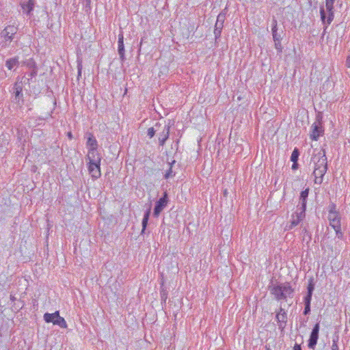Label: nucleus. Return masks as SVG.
<instances>
[{"label":"nucleus","mask_w":350,"mask_h":350,"mask_svg":"<svg viewBox=\"0 0 350 350\" xmlns=\"http://www.w3.org/2000/svg\"><path fill=\"white\" fill-rule=\"evenodd\" d=\"M327 217L329 221V225L336 232V237L339 239H342L343 238V234L341 231L340 217L338 212L336 210V205L334 204H332L329 206Z\"/></svg>","instance_id":"obj_1"},{"label":"nucleus","mask_w":350,"mask_h":350,"mask_svg":"<svg viewBox=\"0 0 350 350\" xmlns=\"http://www.w3.org/2000/svg\"><path fill=\"white\" fill-rule=\"evenodd\" d=\"M270 292L277 300H281L291 297L293 293V289L289 284H281L270 287Z\"/></svg>","instance_id":"obj_2"},{"label":"nucleus","mask_w":350,"mask_h":350,"mask_svg":"<svg viewBox=\"0 0 350 350\" xmlns=\"http://www.w3.org/2000/svg\"><path fill=\"white\" fill-rule=\"evenodd\" d=\"M88 171L93 179L98 178L100 175V157L99 155L88 154Z\"/></svg>","instance_id":"obj_3"},{"label":"nucleus","mask_w":350,"mask_h":350,"mask_svg":"<svg viewBox=\"0 0 350 350\" xmlns=\"http://www.w3.org/2000/svg\"><path fill=\"white\" fill-rule=\"evenodd\" d=\"M305 211L306 210L297 208L296 211L291 215L290 225L286 227V229L291 230L297 226L305 218Z\"/></svg>","instance_id":"obj_4"},{"label":"nucleus","mask_w":350,"mask_h":350,"mask_svg":"<svg viewBox=\"0 0 350 350\" xmlns=\"http://www.w3.org/2000/svg\"><path fill=\"white\" fill-rule=\"evenodd\" d=\"M312 161L314 164V169H321L323 170L327 169V157L324 152H319L312 157Z\"/></svg>","instance_id":"obj_5"},{"label":"nucleus","mask_w":350,"mask_h":350,"mask_svg":"<svg viewBox=\"0 0 350 350\" xmlns=\"http://www.w3.org/2000/svg\"><path fill=\"white\" fill-rule=\"evenodd\" d=\"M170 127V122L164 124L163 126H161L160 131H159V143L160 146H163L165 144L166 140L168 139Z\"/></svg>","instance_id":"obj_6"},{"label":"nucleus","mask_w":350,"mask_h":350,"mask_svg":"<svg viewBox=\"0 0 350 350\" xmlns=\"http://www.w3.org/2000/svg\"><path fill=\"white\" fill-rule=\"evenodd\" d=\"M167 202H168L167 194L166 192H165L162 198H161L155 204V206H154V212H153V215L155 217H159L161 212L167 206Z\"/></svg>","instance_id":"obj_7"},{"label":"nucleus","mask_w":350,"mask_h":350,"mask_svg":"<svg viewBox=\"0 0 350 350\" xmlns=\"http://www.w3.org/2000/svg\"><path fill=\"white\" fill-rule=\"evenodd\" d=\"M88 135L87 146L89 148L88 154L98 155L96 151L98 147L96 139L92 133H89Z\"/></svg>","instance_id":"obj_8"},{"label":"nucleus","mask_w":350,"mask_h":350,"mask_svg":"<svg viewBox=\"0 0 350 350\" xmlns=\"http://www.w3.org/2000/svg\"><path fill=\"white\" fill-rule=\"evenodd\" d=\"M320 326L319 323H317L310 334L309 341H308V347L310 349H314L317 343V340L319 338V332Z\"/></svg>","instance_id":"obj_9"},{"label":"nucleus","mask_w":350,"mask_h":350,"mask_svg":"<svg viewBox=\"0 0 350 350\" xmlns=\"http://www.w3.org/2000/svg\"><path fill=\"white\" fill-rule=\"evenodd\" d=\"M17 29L13 25L6 27L1 32V36L5 38L6 41H11L13 36L16 33Z\"/></svg>","instance_id":"obj_10"},{"label":"nucleus","mask_w":350,"mask_h":350,"mask_svg":"<svg viewBox=\"0 0 350 350\" xmlns=\"http://www.w3.org/2000/svg\"><path fill=\"white\" fill-rule=\"evenodd\" d=\"M225 20V15L219 14L217 16V21L215 25L214 34L216 38H219L221 35V29L224 26V22Z\"/></svg>","instance_id":"obj_11"},{"label":"nucleus","mask_w":350,"mask_h":350,"mask_svg":"<svg viewBox=\"0 0 350 350\" xmlns=\"http://www.w3.org/2000/svg\"><path fill=\"white\" fill-rule=\"evenodd\" d=\"M118 54L120 55V59L122 62H124L125 59V55H124V36L123 33L120 32L118 35Z\"/></svg>","instance_id":"obj_12"},{"label":"nucleus","mask_w":350,"mask_h":350,"mask_svg":"<svg viewBox=\"0 0 350 350\" xmlns=\"http://www.w3.org/2000/svg\"><path fill=\"white\" fill-rule=\"evenodd\" d=\"M13 90H14L13 93L14 94L16 102L19 103L20 100H23V94H22L23 83H22V82L16 81L14 83Z\"/></svg>","instance_id":"obj_13"},{"label":"nucleus","mask_w":350,"mask_h":350,"mask_svg":"<svg viewBox=\"0 0 350 350\" xmlns=\"http://www.w3.org/2000/svg\"><path fill=\"white\" fill-rule=\"evenodd\" d=\"M334 3V0H326L325 1V8L329 14L327 18V23L328 25L331 23V22L333 21V18H334V13H333Z\"/></svg>","instance_id":"obj_14"},{"label":"nucleus","mask_w":350,"mask_h":350,"mask_svg":"<svg viewBox=\"0 0 350 350\" xmlns=\"http://www.w3.org/2000/svg\"><path fill=\"white\" fill-rule=\"evenodd\" d=\"M322 133H323L322 127L320 126L319 124L314 123L312 125L310 138L312 140H317V139L322 134Z\"/></svg>","instance_id":"obj_15"},{"label":"nucleus","mask_w":350,"mask_h":350,"mask_svg":"<svg viewBox=\"0 0 350 350\" xmlns=\"http://www.w3.org/2000/svg\"><path fill=\"white\" fill-rule=\"evenodd\" d=\"M327 172V169L325 170L321 169H314L313 175L314 176V183L316 184H321L323 182V178Z\"/></svg>","instance_id":"obj_16"},{"label":"nucleus","mask_w":350,"mask_h":350,"mask_svg":"<svg viewBox=\"0 0 350 350\" xmlns=\"http://www.w3.org/2000/svg\"><path fill=\"white\" fill-rule=\"evenodd\" d=\"M308 193H309V189H306L304 191H302L300 193V198H299V203H300V206H297V208H300V209H304V210H306V199L308 196Z\"/></svg>","instance_id":"obj_17"},{"label":"nucleus","mask_w":350,"mask_h":350,"mask_svg":"<svg viewBox=\"0 0 350 350\" xmlns=\"http://www.w3.org/2000/svg\"><path fill=\"white\" fill-rule=\"evenodd\" d=\"M19 64L18 57H14L12 58H10L5 62V66L8 70H12L14 67L17 66Z\"/></svg>","instance_id":"obj_18"},{"label":"nucleus","mask_w":350,"mask_h":350,"mask_svg":"<svg viewBox=\"0 0 350 350\" xmlns=\"http://www.w3.org/2000/svg\"><path fill=\"white\" fill-rule=\"evenodd\" d=\"M59 311H56L54 313H45L44 314V320L46 323H53L56 319V317H58Z\"/></svg>","instance_id":"obj_19"},{"label":"nucleus","mask_w":350,"mask_h":350,"mask_svg":"<svg viewBox=\"0 0 350 350\" xmlns=\"http://www.w3.org/2000/svg\"><path fill=\"white\" fill-rule=\"evenodd\" d=\"M150 208H149L144 213V217L142 219V234L144 232V231L146 228V226L148 225V219L150 217Z\"/></svg>","instance_id":"obj_20"},{"label":"nucleus","mask_w":350,"mask_h":350,"mask_svg":"<svg viewBox=\"0 0 350 350\" xmlns=\"http://www.w3.org/2000/svg\"><path fill=\"white\" fill-rule=\"evenodd\" d=\"M161 126V123L157 122L154 127H150L148 129L147 135L149 136L150 138H152L155 135V133L157 131H160V127Z\"/></svg>","instance_id":"obj_21"},{"label":"nucleus","mask_w":350,"mask_h":350,"mask_svg":"<svg viewBox=\"0 0 350 350\" xmlns=\"http://www.w3.org/2000/svg\"><path fill=\"white\" fill-rule=\"evenodd\" d=\"M286 314L282 308H280V311L276 314V319L278 323H286Z\"/></svg>","instance_id":"obj_22"},{"label":"nucleus","mask_w":350,"mask_h":350,"mask_svg":"<svg viewBox=\"0 0 350 350\" xmlns=\"http://www.w3.org/2000/svg\"><path fill=\"white\" fill-rule=\"evenodd\" d=\"M54 325H57L60 327L62 328H66L67 327V323L65 321V319L59 316V314H58V317H56V319L53 322Z\"/></svg>","instance_id":"obj_23"},{"label":"nucleus","mask_w":350,"mask_h":350,"mask_svg":"<svg viewBox=\"0 0 350 350\" xmlns=\"http://www.w3.org/2000/svg\"><path fill=\"white\" fill-rule=\"evenodd\" d=\"M175 163V161L173 160L171 163H169V169L165 172L164 174V178L165 179H168L170 178H172L175 176V173L172 170V165Z\"/></svg>","instance_id":"obj_24"},{"label":"nucleus","mask_w":350,"mask_h":350,"mask_svg":"<svg viewBox=\"0 0 350 350\" xmlns=\"http://www.w3.org/2000/svg\"><path fill=\"white\" fill-rule=\"evenodd\" d=\"M299 150L297 148H295L291 154V161L293 162V163H295V161H297L298 160V158H299Z\"/></svg>","instance_id":"obj_25"},{"label":"nucleus","mask_w":350,"mask_h":350,"mask_svg":"<svg viewBox=\"0 0 350 350\" xmlns=\"http://www.w3.org/2000/svg\"><path fill=\"white\" fill-rule=\"evenodd\" d=\"M23 64L26 66L29 69L35 68V67H36V63L33 60V59H27L26 61H24L23 62Z\"/></svg>","instance_id":"obj_26"},{"label":"nucleus","mask_w":350,"mask_h":350,"mask_svg":"<svg viewBox=\"0 0 350 350\" xmlns=\"http://www.w3.org/2000/svg\"><path fill=\"white\" fill-rule=\"evenodd\" d=\"M33 3L28 2L27 4L23 5V8L24 10H27V14L30 13V12L33 10Z\"/></svg>","instance_id":"obj_27"},{"label":"nucleus","mask_w":350,"mask_h":350,"mask_svg":"<svg viewBox=\"0 0 350 350\" xmlns=\"http://www.w3.org/2000/svg\"><path fill=\"white\" fill-rule=\"evenodd\" d=\"M314 289V284L313 283V280L311 278L309 280V284L308 286V293L312 295V292H313Z\"/></svg>","instance_id":"obj_28"},{"label":"nucleus","mask_w":350,"mask_h":350,"mask_svg":"<svg viewBox=\"0 0 350 350\" xmlns=\"http://www.w3.org/2000/svg\"><path fill=\"white\" fill-rule=\"evenodd\" d=\"M338 336H336L332 340V350H338Z\"/></svg>","instance_id":"obj_29"},{"label":"nucleus","mask_w":350,"mask_h":350,"mask_svg":"<svg viewBox=\"0 0 350 350\" xmlns=\"http://www.w3.org/2000/svg\"><path fill=\"white\" fill-rule=\"evenodd\" d=\"M272 33H276L278 31V22L275 18H273L272 21Z\"/></svg>","instance_id":"obj_30"},{"label":"nucleus","mask_w":350,"mask_h":350,"mask_svg":"<svg viewBox=\"0 0 350 350\" xmlns=\"http://www.w3.org/2000/svg\"><path fill=\"white\" fill-rule=\"evenodd\" d=\"M274 42H275V48L276 49V50L280 53L282 52V44H281V40L274 41Z\"/></svg>","instance_id":"obj_31"},{"label":"nucleus","mask_w":350,"mask_h":350,"mask_svg":"<svg viewBox=\"0 0 350 350\" xmlns=\"http://www.w3.org/2000/svg\"><path fill=\"white\" fill-rule=\"evenodd\" d=\"M320 14H321V20L325 23V19H326V15H325V10L323 7H321L320 9Z\"/></svg>","instance_id":"obj_32"},{"label":"nucleus","mask_w":350,"mask_h":350,"mask_svg":"<svg viewBox=\"0 0 350 350\" xmlns=\"http://www.w3.org/2000/svg\"><path fill=\"white\" fill-rule=\"evenodd\" d=\"M312 294L308 293L307 295L304 298V304H310L312 299Z\"/></svg>","instance_id":"obj_33"},{"label":"nucleus","mask_w":350,"mask_h":350,"mask_svg":"<svg viewBox=\"0 0 350 350\" xmlns=\"http://www.w3.org/2000/svg\"><path fill=\"white\" fill-rule=\"evenodd\" d=\"M272 35H273V38L274 41L281 40V39H282L281 36L280 34H278V32L273 33H272Z\"/></svg>","instance_id":"obj_34"},{"label":"nucleus","mask_w":350,"mask_h":350,"mask_svg":"<svg viewBox=\"0 0 350 350\" xmlns=\"http://www.w3.org/2000/svg\"><path fill=\"white\" fill-rule=\"evenodd\" d=\"M310 312V304H305V308L304 311V314L305 315L309 314Z\"/></svg>","instance_id":"obj_35"},{"label":"nucleus","mask_w":350,"mask_h":350,"mask_svg":"<svg viewBox=\"0 0 350 350\" xmlns=\"http://www.w3.org/2000/svg\"><path fill=\"white\" fill-rule=\"evenodd\" d=\"M301 234H303L304 235H305L306 234H308V232L307 227L306 226H303V225H301Z\"/></svg>","instance_id":"obj_36"},{"label":"nucleus","mask_w":350,"mask_h":350,"mask_svg":"<svg viewBox=\"0 0 350 350\" xmlns=\"http://www.w3.org/2000/svg\"><path fill=\"white\" fill-rule=\"evenodd\" d=\"M31 70H31V73H30V76H31V77H35V76L37 75V70H36V67H35V68H32Z\"/></svg>","instance_id":"obj_37"},{"label":"nucleus","mask_w":350,"mask_h":350,"mask_svg":"<svg viewBox=\"0 0 350 350\" xmlns=\"http://www.w3.org/2000/svg\"><path fill=\"white\" fill-rule=\"evenodd\" d=\"M298 168V163L297 161H295V163H293L292 165V169L293 170H296Z\"/></svg>","instance_id":"obj_38"},{"label":"nucleus","mask_w":350,"mask_h":350,"mask_svg":"<svg viewBox=\"0 0 350 350\" xmlns=\"http://www.w3.org/2000/svg\"><path fill=\"white\" fill-rule=\"evenodd\" d=\"M82 65L81 64H79L78 65V75L80 76L81 74Z\"/></svg>","instance_id":"obj_39"},{"label":"nucleus","mask_w":350,"mask_h":350,"mask_svg":"<svg viewBox=\"0 0 350 350\" xmlns=\"http://www.w3.org/2000/svg\"><path fill=\"white\" fill-rule=\"evenodd\" d=\"M346 66L350 68V56H348L346 60Z\"/></svg>","instance_id":"obj_40"},{"label":"nucleus","mask_w":350,"mask_h":350,"mask_svg":"<svg viewBox=\"0 0 350 350\" xmlns=\"http://www.w3.org/2000/svg\"><path fill=\"white\" fill-rule=\"evenodd\" d=\"M293 350H301V349L299 345H295Z\"/></svg>","instance_id":"obj_41"},{"label":"nucleus","mask_w":350,"mask_h":350,"mask_svg":"<svg viewBox=\"0 0 350 350\" xmlns=\"http://www.w3.org/2000/svg\"><path fill=\"white\" fill-rule=\"evenodd\" d=\"M68 138H69V139H70L72 138V133H71L70 132H69V133H68Z\"/></svg>","instance_id":"obj_42"},{"label":"nucleus","mask_w":350,"mask_h":350,"mask_svg":"<svg viewBox=\"0 0 350 350\" xmlns=\"http://www.w3.org/2000/svg\"><path fill=\"white\" fill-rule=\"evenodd\" d=\"M85 1L87 5H90L91 3V0H85Z\"/></svg>","instance_id":"obj_43"},{"label":"nucleus","mask_w":350,"mask_h":350,"mask_svg":"<svg viewBox=\"0 0 350 350\" xmlns=\"http://www.w3.org/2000/svg\"><path fill=\"white\" fill-rule=\"evenodd\" d=\"M33 0H29V2H30V3H33Z\"/></svg>","instance_id":"obj_44"},{"label":"nucleus","mask_w":350,"mask_h":350,"mask_svg":"<svg viewBox=\"0 0 350 350\" xmlns=\"http://www.w3.org/2000/svg\"><path fill=\"white\" fill-rule=\"evenodd\" d=\"M14 297H11V299L14 300Z\"/></svg>","instance_id":"obj_45"}]
</instances>
